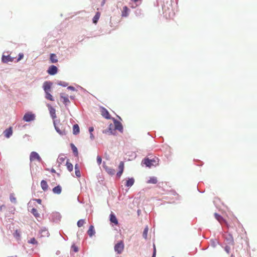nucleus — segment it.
I'll return each mask as SVG.
<instances>
[{
	"instance_id": "obj_50",
	"label": "nucleus",
	"mask_w": 257,
	"mask_h": 257,
	"mask_svg": "<svg viewBox=\"0 0 257 257\" xmlns=\"http://www.w3.org/2000/svg\"><path fill=\"white\" fill-rule=\"evenodd\" d=\"M90 139L91 140H93L94 139V136L92 133H90Z\"/></svg>"
},
{
	"instance_id": "obj_22",
	"label": "nucleus",
	"mask_w": 257,
	"mask_h": 257,
	"mask_svg": "<svg viewBox=\"0 0 257 257\" xmlns=\"http://www.w3.org/2000/svg\"><path fill=\"white\" fill-rule=\"evenodd\" d=\"M60 98L61 99L63 100V103L65 105H68L70 102L68 99V96H64L63 94H60Z\"/></svg>"
},
{
	"instance_id": "obj_9",
	"label": "nucleus",
	"mask_w": 257,
	"mask_h": 257,
	"mask_svg": "<svg viewBox=\"0 0 257 257\" xmlns=\"http://www.w3.org/2000/svg\"><path fill=\"white\" fill-rule=\"evenodd\" d=\"M58 72V68L55 65H51L47 70V72L51 75L56 74Z\"/></svg>"
},
{
	"instance_id": "obj_51",
	"label": "nucleus",
	"mask_w": 257,
	"mask_h": 257,
	"mask_svg": "<svg viewBox=\"0 0 257 257\" xmlns=\"http://www.w3.org/2000/svg\"><path fill=\"white\" fill-rule=\"evenodd\" d=\"M70 98L72 100H74L75 98V96L71 95V96H70Z\"/></svg>"
},
{
	"instance_id": "obj_57",
	"label": "nucleus",
	"mask_w": 257,
	"mask_h": 257,
	"mask_svg": "<svg viewBox=\"0 0 257 257\" xmlns=\"http://www.w3.org/2000/svg\"><path fill=\"white\" fill-rule=\"evenodd\" d=\"M77 237H79V234H78V233H77Z\"/></svg>"
},
{
	"instance_id": "obj_13",
	"label": "nucleus",
	"mask_w": 257,
	"mask_h": 257,
	"mask_svg": "<svg viewBox=\"0 0 257 257\" xmlns=\"http://www.w3.org/2000/svg\"><path fill=\"white\" fill-rule=\"evenodd\" d=\"M61 215L59 212H54L52 214V219L54 222H58L60 221Z\"/></svg>"
},
{
	"instance_id": "obj_8",
	"label": "nucleus",
	"mask_w": 257,
	"mask_h": 257,
	"mask_svg": "<svg viewBox=\"0 0 257 257\" xmlns=\"http://www.w3.org/2000/svg\"><path fill=\"white\" fill-rule=\"evenodd\" d=\"M101 114L107 119H112V118H113L111 116L108 110L103 107H101Z\"/></svg>"
},
{
	"instance_id": "obj_58",
	"label": "nucleus",
	"mask_w": 257,
	"mask_h": 257,
	"mask_svg": "<svg viewBox=\"0 0 257 257\" xmlns=\"http://www.w3.org/2000/svg\"><path fill=\"white\" fill-rule=\"evenodd\" d=\"M117 117H118L120 119H121V117H120V116H117Z\"/></svg>"
},
{
	"instance_id": "obj_37",
	"label": "nucleus",
	"mask_w": 257,
	"mask_h": 257,
	"mask_svg": "<svg viewBox=\"0 0 257 257\" xmlns=\"http://www.w3.org/2000/svg\"><path fill=\"white\" fill-rule=\"evenodd\" d=\"M85 222L84 219H80L77 221V225L79 227L82 226Z\"/></svg>"
},
{
	"instance_id": "obj_6",
	"label": "nucleus",
	"mask_w": 257,
	"mask_h": 257,
	"mask_svg": "<svg viewBox=\"0 0 257 257\" xmlns=\"http://www.w3.org/2000/svg\"><path fill=\"white\" fill-rule=\"evenodd\" d=\"M35 114L32 112H26L23 116V119L26 122H30L35 120Z\"/></svg>"
},
{
	"instance_id": "obj_32",
	"label": "nucleus",
	"mask_w": 257,
	"mask_h": 257,
	"mask_svg": "<svg viewBox=\"0 0 257 257\" xmlns=\"http://www.w3.org/2000/svg\"><path fill=\"white\" fill-rule=\"evenodd\" d=\"M66 165L67 170L69 172H71L73 170V165L71 163L67 161L66 162Z\"/></svg>"
},
{
	"instance_id": "obj_54",
	"label": "nucleus",
	"mask_w": 257,
	"mask_h": 257,
	"mask_svg": "<svg viewBox=\"0 0 257 257\" xmlns=\"http://www.w3.org/2000/svg\"><path fill=\"white\" fill-rule=\"evenodd\" d=\"M51 171L52 173H56L55 170L53 169V168L51 169Z\"/></svg>"
},
{
	"instance_id": "obj_44",
	"label": "nucleus",
	"mask_w": 257,
	"mask_h": 257,
	"mask_svg": "<svg viewBox=\"0 0 257 257\" xmlns=\"http://www.w3.org/2000/svg\"><path fill=\"white\" fill-rule=\"evenodd\" d=\"M102 159L101 157L99 156L97 157V162L99 165L101 163Z\"/></svg>"
},
{
	"instance_id": "obj_28",
	"label": "nucleus",
	"mask_w": 257,
	"mask_h": 257,
	"mask_svg": "<svg viewBox=\"0 0 257 257\" xmlns=\"http://www.w3.org/2000/svg\"><path fill=\"white\" fill-rule=\"evenodd\" d=\"M75 173L76 176L77 177H80L81 176L80 171L78 165L77 164H76L75 165Z\"/></svg>"
},
{
	"instance_id": "obj_53",
	"label": "nucleus",
	"mask_w": 257,
	"mask_h": 257,
	"mask_svg": "<svg viewBox=\"0 0 257 257\" xmlns=\"http://www.w3.org/2000/svg\"><path fill=\"white\" fill-rule=\"evenodd\" d=\"M15 234H16V235H17V236H20V234H19V233L18 232V231H17V230H16V231Z\"/></svg>"
},
{
	"instance_id": "obj_30",
	"label": "nucleus",
	"mask_w": 257,
	"mask_h": 257,
	"mask_svg": "<svg viewBox=\"0 0 257 257\" xmlns=\"http://www.w3.org/2000/svg\"><path fill=\"white\" fill-rule=\"evenodd\" d=\"M218 244H219V242L216 239H211L210 240V244L213 247L215 248Z\"/></svg>"
},
{
	"instance_id": "obj_4",
	"label": "nucleus",
	"mask_w": 257,
	"mask_h": 257,
	"mask_svg": "<svg viewBox=\"0 0 257 257\" xmlns=\"http://www.w3.org/2000/svg\"><path fill=\"white\" fill-rule=\"evenodd\" d=\"M124 249V243L122 240L119 241L116 243L114 247V251L117 254H120L122 252Z\"/></svg>"
},
{
	"instance_id": "obj_31",
	"label": "nucleus",
	"mask_w": 257,
	"mask_h": 257,
	"mask_svg": "<svg viewBox=\"0 0 257 257\" xmlns=\"http://www.w3.org/2000/svg\"><path fill=\"white\" fill-rule=\"evenodd\" d=\"M50 60L52 63H54L57 62V56L54 54H51Z\"/></svg>"
},
{
	"instance_id": "obj_16",
	"label": "nucleus",
	"mask_w": 257,
	"mask_h": 257,
	"mask_svg": "<svg viewBox=\"0 0 257 257\" xmlns=\"http://www.w3.org/2000/svg\"><path fill=\"white\" fill-rule=\"evenodd\" d=\"M109 220L111 223H113L115 225H116L118 224V220H117L115 214L112 213H111L110 214Z\"/></svg>"
},
{
	"instance_id": "obj_34",
	"label": "nucleus",
	"mask_w": 257,
	"mask_h": 257,
	"mask_svg": "<svg viewBox=\"0 0 257 257\" xmlns=\"http://www.w3.org/2000/svg\"><path fill=\"white\" fill-rule=\"evenodd\" d=\"M31 212L34 215V216L36 217H39L40 214L38 213L37 210L33 208L31 211Z\"/></svg>"
},
{
	"instance_id": "obj_35",
	"label": "nucleus",
	"mask_w": 257,
	"mask_h": 257,
	"mask_svg": "<svg viewBox=\"0 0 257 257\" xmlns=\"http://www.w3.org/2000/svg\"><path fill=\"white\" fill-rule=\"evenodd\" d=\"M10 199L12 203H13L14 204H16L17 203V200L16 198L15 197L14 195L13 194H11L10 196Z\"/></svg>"
},
{
	"instance_id": "obj_49",
	"label": "nucleus",
	"mask_w": 257,
	"mask_h": 257,
	"mask_svg": "<svg viewBox=\"0 0 257 257\" xmlns=\"http://www.w3.org/2000/svg\"><path fill=\"white\" fill-rule=\"evenodd\" d=\"M33 200L36 201L39 204H41L42 202V200L41 199H34Z\"/></svg>"
},
{
	"instance_id": "obj_5",
	"label": "nucleus",
	"mask_w": 257,
	"mask_h": 257,
	"mask_svg": "<svg viewBox=\"0 0 257 257\" xmlns=\"http://www.w3.org/2000/svg\"><path fill=\"white\" fill-rule=\"evenodd\" d=\"M112 121L114 123V131L117 130L119 132L122 133L123 128V126H122V124H121V123L114 117L112 118Z\"/></svg>"
},
{
	"instance_id": "obj_14",
	"label": "nucleus",
	"mask_w": 257,
	"mask_h": 257,
	"mask_svg": "<svg viewBox=\"0 0 257 257\" xmlns=\"http://www.w3.org/2000/svg\"><path fill=\"white\" fill-rule=\"evenodd\" d=\"M3 134L5 137H6L7 138H10L13 135L12 127L10 126L9 128L5 130L3 132Z\"/></svg>"
},
{
	"instance_id": "obj_47",
	"label": "nucleus",
	"mask_w": 257,
	"mask_h": 257,
	"mask_svg": "<svg viewBox=\"0 0 257 257\" xmlns=\"http://www.w3.org/2000/svg\"><path fill=\"white\" fill-rule=\"evenodd\" d=\"M67 89L68 90H72V91H75L76 90L75 88L74 87L72 86H68Z\"/></svg>"
},
{
	"instance_id": "obj_52",
	"label": "nucleus",
	"mask_w": 257,
	"mask_h": 257,
	"mask_svg": "<svg viewBox=\"0 0 257 257\" xmlns=\"http://www.w3.org/2000/svg\"><path fill=\"white\" fill-rule=\"evenodd\" d=\"M59 160L61 161V162H63L65 160V158H64L63 157H61V158L59 157Z\"/></svg>"
},
{
	"instance_id": "obj_59",
	"label": "nucleus",
	"mask_w": 257,
	"mask_h": 257,
	"mask_svg": "<svg viewBox=\"0 0 257 257\" xmlns=\"http://www.w3.org/2000/svg\"><path fill=\"white\" fill-rule=\"evenodd\" d=\"M79 87L80 88H82V87H81V86H79Z\"/></svg>"
},
{
	"instance_id": "obj_27",
	"label": "nucleus",
	"mask_w": 257,
	"mask_h": 257,
	"mask_svg": "<svg viewBox=\"0 0 257 257\" xmlns=\"http://www.w3.org/2000/svg\"><path fill=\"white\" fill-rule=\"evenodd\" d=\"M157 178L156 177H151L147 181V183L155 184L157 183Z\"/></svg>"
},
{
	"instance_id": "obj_39",
	"label": "nucleus",
	"mask_w": 257,
	"mask_h": 257,
	"mask_svg": "<svg viewBox=\"0 0 257 257\" xmlns=\"http://www.w3.org/2000/svg\"><path fill=\"white\" fill-rule=\"evenodd\" d=\"M28 243L33 244H37V243H38V241L36 240V239L34 237L31 238L30 240H28Z\"/></svg>"
},
{
	"instance_id": "obj_41",
	"label": "nucleus",
	"mask_w": 257,
	"mask_h": 257,
	"mask_svg": "<svg viewBox=\"0 0 257 257\" xmlns=\"http://www.w3.org/2000/svg\"><path fill=\"white\" fill-rule=\"evenodd\" d=\"M119 170H121L122 171H123L124 169V164L122 162H121L119 165L118 166Z\"/></svg>"
},
{
	"instance_id": "obj_33",
	"label": "nucleus",
	"mask_w": 257,
	"mask_h": 257,
	"mask_svg": "<svg viewBox=\"0 0 257 257\" xmlns=\"http://www.w3.org/2000/svg\"><path fill=\"white\" fill-rule=\"evenodd\" d=\"M71 147L73 153L74 154V155L75 156L78 155V150H77V148L75 146V145L72 143V144H71Z\"/></svg>"
},
{
	"instance_id": "obj_12",
	"label": "nucleus",
	"mask_w": 257,
	"mask_h": 257,
	"mask_svg": "<svg viewBox=\"0 0 257 257\" xmlns=\"http://www.w3.org/2000/svg\"><path fill=\"white\" fill-rule=\"evenodd\" d=\"M10 54L8 52H5L3 55L2 56V62L4 63H7L8 62H11V60L10 58H11L9 57Z\"/></svg>"
},
{
	"instance_id": "obj_45",
	"label": "nucleus",
	"mask_w": 257,
	"mask_h": 257,
	"mask_svg": "<svg viewBox=\"0 0 257 257\" xmlns=\"http://www.w3.org/2000/svg\"><path fill=\"white\" fill-rule=\"evenodd\" d=\"M122 173H123V171H122L121 170H119L118 172H117L116 173V177L117 178H120V176H121Z\"/></svg>"
},
{
	"instance_id": "obj_20",
	"label": "nucleus",
	"mask_w": 257,
	"mask_h": 257,
	"mask_svg": "<svg viewBox=\"0 0 257 257\" xmlns=\"http://www.w3.org/2000/svg\"><path fill=\"white\" fill-rule=\"evenodd\" d=\"M104 168L105 171L110 175H113L115 173V170L111 167L105 166L104 167Z\"/></svg>"
},
{
	"instance_id": "obj_1",
	"label": "nucleus",
	"mask_w": 257,
	"mask_h": 257,
	"mask_svg": "<svg viewBox=\"0 0 257 257\" xmlns=\"http://www.w3.org/2000/svg\"><path fill=\"white\" fill-rule=\"evenodd\" d=\"M52 83L50 81H45L43 84V88L45 93L46 99L50 101H54V99L53 96L50 94L51 88Z\"/></svg>"
},
{
	"instance_id": "obj_18",
	"label": "nucleus",
	"mask_w": 257,
	"mask_h": 257,
	"mask_svg": "<svg viewBox=\"0 0 257 257\" xmlns=\"http://www.w3.org/2000/svg\"><path fill=\"white\" fill-rule=\"evenodd\" d=\"M134 183L135 179L134 178H128L126 180L125 185L127 187H131L134 184Z\"/></svg>"
},
{
	"instance_id": "obj_10",
	"label": "nucleus",
	"mask_w": 257,
	"mask_h": 257,
	"mask_svg": "<svg viewBox=\"0 0 257 257\" xmlns=\"http://www.w3.org/2000/svg\"><path fill=\"white\" fill-rule=\"evenodd\" d=\"M47 106H48V107L49 108L50 114L51 117L52 118V119L54 120V119L56 118V114L55 109L53 107H52L49 104H47Z\"/></svg>"
},
{
	"instance_id": "obj_55",
	"label": "nucleus",
	"mask_w": 257,
	"mask_h": 257,
	"mask_svg": "<svg viewBox=\"0 0 257 257\" xmlns=\"http://www.w3.org/2000/svg\"><path fill=\"white\" fill-rule=\"evenodd\" d=\"M60 252V251L57 250V251H56V253L57 254H59Z\"/></svg>"
},
{
	"instance_id": "obj_19",
	"label": "nucleus",
	"mask_w": 257,
	"mask_h": 257,
	"mask_svg": "<svg viewBox=\"0 0 257 257\" xmlns=\"http://www.w3.org/2000/svg\"><path fill=\"white\" fill-rule=\"evenodd\" d=\"M52 192L55 194H60L62 192V187L60 185H58L53 188Z\"/></svg>"
},
{
	"instance_id": "obj_42",
	"label": "nucleus",
	"mask_w": 257,
	"mask_h": 257,
	"mask_svg": "<svg viewBox=\"0 0 257 257\" xmlns=\"http://www.w3.org/2000/svg\"><path fill=\"white\" fill-rule=\"evenodd\" d=\"M156 248L155 244H153V252L152 257H156Z\"/></svg>"
},
{
	"instance_id": "obj_29",
	"label": "nucleus",
	"mask_w": 257,
	"mask_h": 257,
	"mask_svg": "<svg viewBox=\"0 0 257 257\" xmlns=\"http://www.w3.org/2000/svg\"><path fill=\"white\" fill-rule=\"evenodd\" d=\"M100 17V13L99 12H97L95 15L94 16L93 18V22L94 24H96Z\"/></svg>"
},
{
	"instance_id": "obj_46",
	"label": "nucleus",
	"mask_w": 257,
	"mask_h": 257,
	"mask_svg": "<svg viewBox=\"0 0 257 257\" xmlns=\"http://www.w3.org/2000/svg\"><path fill=\"white\" fill-rule=\"evenodd\" d=\"M112 123H110L108 126V130L110 132V133L111 134H113V130L112 129Z\"/></svg>"
},
{
	"instance_id": "obj_25",
	"label": "nucleus",
	"mask_w": 257,
	"mask_h": 257,
	"mask_svg": "<svg viewBox=\"0 0 257 257\" xmlns=\"http://www.w3.org/2000/svg\"><path fill=\"white\" fill-rule=\"evenodd\" d=\"M80 132L79 126L77 124H75L73 126V134L74 135L78 134Z\"/></svg>"
},
{
	"instance_id": "obj_38",
	"label": "nucleus",
	"mask_w": 257,
	"mask_h": 257,
	"mask_svg": "<svg viewBox=\"0 0 257 257\" xmlns=\"http://www.w3.org/2000/svg\"><path fill=\"white\" fill-rule=\"evenodd\" d=\"M148 232V228L147 226L144 230L143 232V236L144 238L147 239V234Z\"/></svg>"
},
{
	"instance_id": "obj_7",
	"label": "nucleus",
	"mask_w": 257,
	"mask_h": 257,
	"mask_svg": "<svg viewBox=\"0 0 257 257\" xmlns=\"http://www.w3.org/2000/svg\"><path fill=\"white\" fill-rule=\"evenodd\" d=\"M30 161H33L35 160H37L39 162H41L42 160L38 153L36 152H32L30 155Z\"/></svg>"
},
{
	"instance_id": "obj_24",
	"label": "nucleus",
	"mask_w": 257,
	"mask_h": 257,
	"mask_svg": "<svg viewBox=\"0 0 257 257\" xmlns=\"http://www.w3.org/2000/svg\"><path fill=\"white\" fill-rule=\"evenodd\" d=\"M40 233L41 234L42 236H48L49 234L48 230L45 227L41 229Z\"/></svg>"
},
{
	"instance_id": "obj_21",
	"label": "nucleus",
	"mask_w": 257,
	"mask_h": 257,
	"mask_svg": "<svg viewBox=\"0 0 257 257\" xmlns=\"http://www.w3.org/2000/svg\"><path fill=\"white\" fill-rule=\"evenodd\" d=\"M129 9L127 6H124L121 12V16L122 17H126L128 16Z\"/></svg>"
},
{
	"instance_id": "obj_2",
	"label": "nucleus",
	"mask_w": 257,
	"mask_h": 257,
	"mask_svg": "<svg viewBox=\"0 0 257 257\" xmlns=\"http://www.w3.org/2000/svg\"><path fill=\"white\" fill-rule=\"evenodd\" d=\"M158 158H154L152 159L148 157H146L143 159L142 161V165H145L146 167L151 168L152 166H156V164L158 162Z\"/></svg>"
},
{
	"instance_id": "obj_48",
	"label": "nucleus",
	"mask_w": 257,
	"mask_h": 257,
	"mask_svg": "<svg viewBox=\"0 0 257 257\" xmlns=\"http://www.w3.org/2000/svg\"><path fill=\"white\" fill-rule=\"evenodd\" d=\"M88 131L89 133H92V132L94 131V127L93 126H90L88 128Z\"/></svg>"
},
{
	"instance_id": "obj_11",
	"label": "nucleus",
	"mask_w": 257,
	"mask_h": 257,
	"mask_svg": "<svg viewBox=\"0 0 257 257\" xmlns=\"http://www.w3.org/2000/svg\"><path fill=\"white\" fill-rule=\"evenodd\" d=\"M53 124L56 131L61 136L66 135L65 131L64 129L61 130L58 126L57 125L56 120H53Z\"/></svg>"
},
{
	"instance_id": "obj_17",
	"label": "nucleus",
	"mask_w": 257,
	"mask_h": 257,
	"mask_svg": "<svg viewBox=\"0 0 257 257\" xmlns=\"http://www.w3.org/2000/svg\"><path fill=\"white\" fill-rule=\"evenodd\" d=\"M88 235L89 236V237H91L95 234V230L94 229V227L93 225H91L89 229L87 232Z\"/></svg>"
},
{
	"instance_id": "obj_3",
	"label": "nucleus",
	"mask_w": 257,
	"mask_h": 257,
	"mask_svg": "<svg viewBox=\"0 0 257 257\" xmlns=\"http://www.w3.org/2000/svg\"><path fill=\"white\" fill-rule=\"evenodd\" d=\"M9 54L10 55H11L9 56V57H11L10 59H11L10 60L11 62H18V61L22 59L24 57L23 53H19L18 55V57L15 56V53L12 52L9 53Z\"/></svg>"
},
{
	"instance_id": "obj_15",
	"label": "nucleus",
	"mask_w": 257,
	"mask_h": 257,
	"mask_svg": "<svg viewBox=\"0 0 257 257\" xmlns=\"http://www.w3.org/2000/svg\"><path fill=\"white\" fill-rule=\"evenodd\" d=\"M225 239L226 241L228 244L234 245V241L233 237L231 234H229L226 236H225Z\"/></svg>"
},
{
	"instance_id": "obj_43",
	"label": "nucleus",
	"mask_w": 257,
	"mask_h": 257,
	"mask_svg": "<svg viewBox=\"0 0 257 257\" xmlns=\"http://www.w3.org/2000/svg\"><path fill=\"white\" fill-rule=\"evenodd\" d=\"M224 250L227 253H229L230 250V246L228 245H226L224 247Z\"/></svg>"
},
{
	"instance_id": "obj_40",
	"label": "nucleus",
	"mask_w": 257,
	"mask_h": 257,
	"mask_svg": "<svg viewBox=\"0 0 257 257\" xmlns=\"http://www.w3.org/2000/svg\"><path fill=\"white\" fill-rule=\"evenodd\" d=\"M71 248L73 249V251H74L75 252H77L78 251V248L75 244L72 245Z\"/></svg>"
},
{
	"instance_id": "obj_26",
	"label": "nucleus",
	"mask_w": 257,
	"mask_h": 257,
	"mask_svg": "<svg viewBox=\"0 0 257 257\" xmlns=\"http://www.w3.org/2000/svg\"><path fill=\"white\" fill-rule=\"evenodd\" d=\"M214 217L216 218V219L220 223H221L223 221H225L223 217L217 213H214Z\"/></svg>"
},
{
	"instance_id": "obj_36",
	"label": "nucleus",
	"mask_w": 257,
	"mask_h": 257,
	"mask_svg": "<svg viewBox=\"0 0 257 257\" xmlns=\"http://www.w3.org/2000/svg\"><path fill=\"white\" fill-rule=\"evenodd\" d=\"M57 84L59 86H63V87H66L68 85V83L67 82H66L65 81H59Z\"/></svg>"
},
{
	"instance_id": "obj_56",
	"label": "nucleus",
	"mask_w": 257,
	"mask_h": 257,
	"mask_svg": "<svg viewBox=\"0 0 257 257\" xmlns=\"http://www.w3.org/2000/svg\"><path fill=\"white\" fill-rule=\"evenodd\" d=\"M132 1L135 2V3H136L138 1V0H131Z\"/></svg>"
},
{
	"instance_id": "obj_23",
	"label": "nucleus",
	"mask_w": 257,
	"mask_h": 257,
	"mask_svg": "<svg viewBox=\"0 0 257 257\" xmlns=\"http://www.w3.org/2000/svg\"><path fill=\"white\" fill-rule=\"evenodd\" d=\"M41 187L44 191H46L48 190V185L47 184V182L45 180H43L41 181Z\"/></svg>"
}]
</instances>
